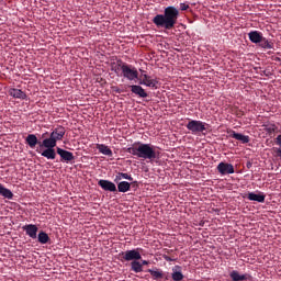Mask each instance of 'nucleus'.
Returning <instances> with one entry per match:
<instances>
[{
    "instance_id": "f257e3e1",
    "label": "nucleus",
    "mask_w": 281,
    "mask_h": 281,
    "mask_svg": "<svg viewBox=\"0 0 281 281\" xmlns=\"http://www.w3.org/2000/svg\"><path fill=\"white\" fill-rule=\"evenodd\" d=\"M179 19V10L175 7H167L164 14H157L153 19V23L157 27H164L165 30H172L177 25Z\"/></svg>"
},
{
    "instance_id": "f03ea898",
    "label": "nucleus",
    "mask_w": 281,
    "mask_h": 281,
    "mask_svg": "<svg viewBox=\"0 0 281 281\" xmlns=\"http://www.w3.org/2000/svg\"><path fill=\"white\" fill-rule=\"evenodd\" d=\"M127 153H130V155H134V157H138L139 159H157L155 146L150 144L135 143L132 147L127 148Z\"/></svg>"
},
{
    "instance_id": "7ed1b4c3",
    "label": "nucleus",
    "mask_w": 281,
    "mask_h": 281,
    "mask_svg": "<svg viewBox=\"0 0 281 281\" xmlns=\"http://www.w3.org/2000/svg\"><path fill=\"white\" fill-rule=\"evenodd\" d=\"M65 133H67V131L63 125L57 126L55 130H53L49 137L44 139V144L46 146H56L57 142H63Z\"/></svg>"
},
{
    "instance_id": "20e7f679",
    "label": "nucleus",
    "mask_w": 281,
    "mask_h": 281,
    "mask_svg": "<svg viewBox=\"0 0 281 281\" xmlns=\"http://www.w3.org/2000/svg\"><path fill=\"white\" fill-rule=\"evenodd\" d=\"M207 123L203 121H196V120H191L187 124L188 131L192 133V135H199L200 133H205L207 131Z\"/></svg>"
},
{
    "instance_id": "39448f33",
    "label": "nucleus",
    "mask_w": 281,
    "mask_h": 281,
    "mask_svg": "<svg viewBox=\"0 0 281 281\" xmlns=\"http://www.w3.org/2000/svg\"><path fill=\"white\" fill-rule=\"evenodd\" d=\"M142 251H144V249L135 248V249L122 251L120 256H122L125 262H133V261L142 260Z\"/></svg>"
},
{
    "instance_id": "423d86ee",
    "label": "nucleus",
    "mask_w": 281,
    "mask_h": 281,
    "mask_svg": "<svg viewBox=\"0 0 281 281\" xmlns=\"http://www.w3.org/2000/svg\"><path fill=\"white\" fill-rule=\"evenodd\" d=\"M122 77L126 78V80H137L139 72L137 71V68L125 64V67H123Z\"/></svg>"
},
{
    "instance_id": "0eeeda50",
    "label": "nucleus",
    "mask_w": 281,
    "mask_h": 281,
    "mask_svg": "<svg viewBox=\"0 0 281 281\" xmlns=\"http://www.w3.org/2000/svg\"><path fill=\"white\" fill-rule=\"evenodd\" d=\"M57 155H59L60 161H63L64 164H69L74 161V159H76V157H74V153L63 149L60 147H57Z\"/></svg>"
},
{
    "instance_id": "6e6552de",
    "label": "nucleus",
    "mask_w": 281,
    "mask_h": 281,
    "mask_svg": "<svg viewBox=\"0 0 281 281\" xmlns=\"http://www.w3.org/2000/svg\"><path fill=\"white\" fill-rule=\"evenodd\" d=\"M40 146L46 148L44 151H42V157H45L46 159H56V150L54 149L56 146L45 145V140L40 143Z\"/></svg>"
},
{
    "instance_id": "1a4fd4ad",
    "label": "nucleus",
    "mask_w": 281,
    "mask_h": 281,
    "mask_svg": "<svg viewBox=\"0 0 281 281\" xmlns=\"http://www.w3.org/2000/svg\"><path fill=\"white\" fill-rule=\"evenodd\" d=\"M23 232H25L26 236L30 238L36 239L38 234V226L34 224H26L22 227Z\"/></svg>"
},
{
    "instance_id": "9d476101",
    "label": "nucleus",
    "mask_w": 281,
    "mask_h": 281,
    "mask_svg": "<svg viewBox=\"0 0 281 281\" xmlns=\"http://www.w3.org/2000/svg\"><path fill=\"white\" fill-rule=\"evenodd\" d=\"M217 171L222 176L234 175V165L227 162H220L217 165Z\"/></svg>"
},
{
    "instance_id": "9b49d317",
    "label": "nucleus",
    "mask_w": 281,
    "mask_h": 281,
    "mask_svg": "<svg viewBox=\"0 0 281 281\" xmlns=\"http://www.w3.org/2000/svg\"><path fill=\"white\" fill-rule=\"evenodd\" d=\"M228 137H232L233 139H237V142H240L241 144H249L250 139L249 136L243 135L240 133H236L234 130H229Z\"/></svg>"
},
{
    "instance_id": "f8f14e48",
    "label": "nucleus",
    "mask_w": 281,
    "mask_h": 281,
    "mask_svg": "<svg viewBox=\"0 0 281 281\" xmlns=\"http://www.w3.org/2000/svg\"><path fill=\"white\" fill-rule=\"evenodd\" d=\"M125 65H126V63L122 61V59H119L111 64V66H110L111 71H114V74H116V76L122 77Z\"/></svg>"
},
{
    "instance_id": "ddd939ff",
    "label": "nucleus",
    "mask_w": 281,
    "mask_h": 281,
    "mask_svg": "<svg viewBox=\"0 0 281 281\" xmlns=\"http://www.w3.org/2000/svg\"><path fill=\"white\" fill-rule=\"evenodd\" d=\"M99 186L102 188V190H105V192H117V187L115 183L109 181V180H99Z\"/></svg>"
},
{
    "instance_id": "4468645a",
    "label": "nucleus",
    "mask_w": 281,
    "mask_h": 281,
    "mask_svg": "<svg viewBox=\"0 0 281 281\" xmlns=\"http://www.w3.org/2000/svg\"><path fill=\"white\" fill-rule=\"evenodd\" d=\"M9 95L16 100H27V94L23 90L16 88L9 89Z\"/></svg>"
},
{
    "instance_id": "2eb2a0df",
    "label": "nucleus",
    "mask_w": 281,
    "mask_h": 281,
    "mask_svg": "<svg viewBox=\"0 0 281 281\" xmlns=\"http://www.w3.org/2000/svg\"><path fill=\"white\" fill-rule=\"evenodd\" d=\"M143 80L139 85H145V87H150L151 89H157L158 81L156 79L150 78L148 75H142Z\"/></svg>"
},
{
    "instance_id": "dca6fc26",
    "label": "nucleus",
    "mask_w": 281,
    "mask_h": 281,
    "mask_svg": "<svg viewBox=\"0 0 281 281\" xmlns=\"http://www.w3.org/2000/svg\"><path fill=\"white\" fill-rule=\"evenodd\" d=\"M248 201H256L257 203H265V199H267V195L265 193H254L249 192L247 195Z\"/></svg>"
},
{
    "instance_id": "f3484780",
    "label": "nucleus",
    "mask_w": 281,
    "mask_h": 281,
    "mask_svg": "<svg viewBox=\"0 0 281 281\" xmlns=\"http://www.w3.org/2000/svg\"><path fill=\"white\" fill-rule=\"evenodd\" d=\"M147 273L151 276L153 280H164V277L166 276V273H164V270L159 268L148 269Z\"/></svg>"
},
{
    "instance_id": "a211bd4d",
    "label": "nucleus",
    "mask_w": 281,
    "mask_h": 281,
    "mask_svg": "<svg viewBox=\"0 0 281 281\" xmlns=\"http://www.w3.org/2000/svg\"><path fill=\"white\" fill-rule=\"evenodd\" d=\"M131 91L135 95H138V98H148V93L144 88H142V86H131Z\"/></svg>"
},
{
    "instance_id": "6ab92c4d",
    "label": "nucleus",
    "mask_w": 281,
    "mask_h": 281,
    "mask_svg": "<svg viewBox=\"0 0 281 281\" xmlns=\"http://www.w3.org/2000/svg\"><path fill=\"white\" fill-rule=\"evenodd\" d=\"M248 37H249V41H251L252 43L258 45L263 36L260 33V31H251V32L248 33Z\"/></svg>"
},
{
    "instance_id": "aec40b11",
    "label": "nucleus",
    "mask_w": 281,
    "mask_h": 281,
    "mask_svg": "<svg viewBox=\"0 0 281 281\" xmlns=\"http://www.w3.org/2000/svg\"><path fill=\"white\" fill-rule=\"evenodd\" d=\"M25 143L27 144V146H30V148H36V145L41 143L38 142V137H36V135L34 134H29L25 138Z\"/></svg>"
},
{
    "instance_id": "412c9836",
    "label": "nucleus",
    "mask_w": 281,
    "mask_h": 281,
    "mask_svg": "<svg viewBox=\"0 0 281 281\" xmlns=\"http://www.w3.org/2000/svg\"><path fill=\"white\" fill-rule=\"evenodd\" d=\"M97 150L101 153V155H105L106 157H113V150L109 148V146L104 144H97Z\"/></svg>"
},
{
    "instance_id": "4be33fe9",
    "label": "nucleus",
    "mask_w": 281,
    "mask_h": 281,
    "mask_svg": "<svg viewBox=\"0 0 281 281\" xmlns=\"http://www.w3.org/2000/svg\"><path fill=\"white\" fill-rule=\"evenodd\" d=\"M171 278L173 281L183 280V272H181L180 266H175V268L172 269Z\"/></svg>"
},
{
    "instance_id": "5701e85b",
    "label": "nucleus",
    "mask_w": 281,
    "mask_h": 281,
    "mask_svg": "<svg viewBox=\"0 0 281 281\" xmlns=\"http://www.w3.org/2000/svg\"><path fill=\"white\" fill-rule=\"evenodd\" d=\"M0 195L9 200L14 199V193H12L10 189L3 187L1 182H0Z\"/></svg>"
},
{
    "instance_id": "b1692460",
    "label": "nucleus",
    "mask_w": 281,
    "mask_h": 281,
    "mask_svg": "<svg viewBox=\"0 0 281 281\" xmlns=\"http://www.w3.org/2000/svg\"><path fill=\"white\" fill-rule=\"evenodd\" d=\"M259 47L262 49H273V42L267 40V37L263 36L259 42Z\"/></svg>"
},
{
    "instance_id": "393cba45",
    "label": "nucleus",
    "mask_w": 281,
    "mask_h": 281,
    "mask_svg": "<svg viewBox=\"0 0 281 281\" xmlns=\"http://www.w3.org/2000/svg\"><path fill=\"white\" fill-rule=\"evenodd\" d=\"M131 271H134V273H142V271H144V268L142 267V262H139V260L132 261Z\"/></svg>"
},
{
    "instance_id": "a878e982",
    "label": "nucleus",
    "mask_w": 281,
    "mask_h": 281,
    "mask_svg": "<svg viewBox=\"0 0 281 281\" xmlns=\"http://www.w3.org/2000/svg\"><path fill=\"white\" fill-rule=\"evenodd\" d=\"M37 240H38V243H41V245H47V243H49V235H47V233L41 231L38 233Z\"/></svg>"
},
{
    "instance_id": "bb28decb",
    "label": "nucleus",
    "mask_w": 281,
    "mask_h": 281,
    "mask_svg": "<svg viewBox=\"0 0 281 281\" xmlns=\"http://www.w3.org/2000/svg\"><path fill=\"white\" fill-rule=\"evenodd\" d=\"M274 143L279 147L273 148V151L276 154V157H279L281 159V134L276 137Z\"/></svg>"
},
{
    "instance_id": "cd10ccee",
    "label": "nucleus",
    "mask_w": 281,
    "mask_h": 281,
    "mask_svg": "<svg viewBox=\"0 0 281 281\" xmlns=\"http://www.w3.org/2000/svg\"><path fill=\"white\" fill-rule=\"evenodd\" d=\"M122 179H127V181H133V177L128 173H124V172H119L115 176L114 181L117 183V181H122Z\"/></svg>"
},
{
    "instance_id": "c85d7f7f",
    "label": "nucleus",
    "mask_w": 281,
    "mask_h": 281,
    "mask_svg": "<svg viewBox=\"0 0 281 281\" xmlns=\"http://www.w3.org/2000/svg\"><path fill=\"white\" fill-rule=\"evenodd\" d=\"M119 192H128L131 190V183L126 181H122L117 184Z\"/></svg>"
},
{
    "instance_id": "c756f323",
    "label": "nucleus",
    "mask_w": 281,
    "mask_h": 281,
    "mask_svg": "<svg viewBox=\"0 0 281 281\" xmlns=\"http://www.w3.org/2000/svg\"><path fill=\"white\" fill-rule=\"evenodd\" d=\"M229 278H231L233 281H240V274L238 273L237 270H233V271L229 273Z\"/></svg>"
},
{
    "instance_id": "7c9ffc66",
    "label": "nucleus",
    "mask_w": 281,
    "mask_h": 281,
    "mask_svg": "<svg viewBox=\"0 0 281 281\" xmlns=\"http://www.w3.org/2000/svg\"><path fill=\"white\" fill-rule=\"evenodd\" d=\"M249 280H251V274L249 273L240 274V281H249Z\"/></svg>"
},
{
    "instance_id": "2f4dec72",
    "label": "nucleus",
    "mask_w": 281,
    "mask_h": 281,
    "mask_svg": "<svg viewBox=\"0 0 281 281\" xmlns=\"http://www.w3.org/2000/svg\"><path fill=\"white\" fill-rule=\"evenodd\" d=\"M180 10H182V12L186 10H190V4L180 3Z\"/></svg>"
},
{
    "instance_id": "473e14b6",
    "label": "nucleus",
    "mask_w": 281,
    "mask_h": 281,
    "mask_svg": "<svg viewBox=\"0 0 281 281\" xmlns=\"http://www.w3.org/2000/svg\"><path fill=\"white\" fill-rule=\"evenodd\" d=\"M112 91H113L114 93H122V89H120V88L116 87V86H113V87H112Z\"/></svg>"
},
{
    "instance_id": "72a5a7b5",
    "label": "nucleus",
    "mask_w": 281,
    "mask_h": 281,
    "mask_svg": "<svg viewBox=\"0 0 281 281\" xmlns=\"http://www.w3.org/2000/svg\"><path fill=\"white\" fill-rule=\"evenodd\" d=\"M278 127L276 126V125H271L269 128H268V132L269 133H276V130H277Z\"/></svg>"
},
{
    "instance_id": "f704fd0d",
    "label": "nucleus",
    "mask_w": 281,
    "mask_h": 281,
    "mask_svg": "<svg viewBox=\"0 0 281 281\" xmlns=\"http://www.w3.org/2000/svg\"><path fill=\"white\" fill-rule=\"evenodd\" d=\"M164 258L167 262H172V258H170L169 256H164Z\"/></svg>"
},
{
    "instance_id": "c9c22d12",
    "label": "nucleus",
    "mask_w": 281,
    "mask_h": 281,
    "mask_svg": "<svg viewBox=\"0 0 281 281\" xmlns=\"http://www.w3.org/2000/svg\"><path fill=\"white\" fill-rule=\"evenodd\" d=\"M140 265L144 268V266L149 265V261L148 260H142Z\"/></svg>"
},
{
    "instance_id": "e433bc0d",
    "label": "nucleus",
    "mask_w": 281,
    "mask_h": 281,
    "mask_svg": "<svg viewBox=\"0 0 281 281\" xmlns=\"http://www.w3.org/2000/svg\"><path fill=\"white\" fill-rule=\"evenodd\" d=\"M47 135V133L43 134L42 137H45Z\"/></svg>"
}]
</instances>
